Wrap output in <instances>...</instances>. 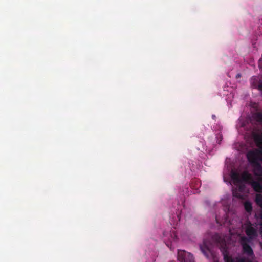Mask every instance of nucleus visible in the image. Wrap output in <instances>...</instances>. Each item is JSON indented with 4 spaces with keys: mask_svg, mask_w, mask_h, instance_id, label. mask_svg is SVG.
Wrapping results in <instances>:
<instances>
[{
    "mask_svg": "<svg viewBox=\"0 0 262 262\" xmlns=\"http://www.w3.org/2000/svg\"><path fill=\"white\" fill-rule=\"evenodd\" d=\"M242 192L237 190V189L233 190V195L234 197H236L238 199H242L243 195L242 194Z\"/></svg>",
    "mask_w": 262,
    "mask_h": 262,
    "instance_id": "9b49d317",
    "label": "nucleus"
},
{
    "mask_svg": "<svg viewBox=\"0 0 262 262\" xmlns=\"http://www.w3.org/2000/svg\"><path fill=\"white\" fill-rule=\"evenodd\" d=\"M224 260L225 262H234V259L227 254L224 255Z\"/></svg>",
    "mask_w": 262,
    "mask_h": 262,
    "instance_id": "4468645a",
    "label": "nucleus"
},
{
    "mask_svg": "<svg viewBox=\"0 0 262 262\" xmlns=\"http://www.w3.org/2000/svg\"><path fill=\"white\" fill-rule=\"evenodd\" d=\"M253 164L255 165L254 174L259 177L257 181H254L252 176L247 171H244L241 176L238 173L234 172L232 173V178L237 182L243 181L250 184L255 192L262 193V166L258 162Z\"/></svg>",
    "mask_w": 262,
    "mask_h": 262,
    "instance_id": "f257e3e1",
    "label": "nucleus"
},
{
    "mask_svg": "<svg viewBox=\"0 0 262 262\" xmlns=\"http://www.w3.org/2000/svg\"><path fill=\"white\" fill-rule=\"evenodd\" d=\"M166 245H167V246L168 247H169L170 248V249H171V247L169 246V244H167Z\"/></svg>",
    "mask_w": 262,
    "mask_h": 262,
    "instance_id": "aec40b11",
    "label": "nucleus"
},
{
    "mask_svg": "<svg viewBox=\"0 0 262 262\" xmlns=\"http://www.w3.org/2000/svg\"><path fill=\"white\" fill-rule=\"evenodd\" d=\"M260 218H261V219L262 220V212H261V214H260Z\"/></svg>",
    "mask_w": 262,
    "mask_h": 262,
    "instance_id": "412c9836",
    "label": "nucleus"
},
{
    "mask_svg": "<svg viewBox=\"0 0 262 262\" xmlns=\"http://www.w3.org/2000/svg\"><path fill=\"white\" fill-rule=\"evenodd\" d=\"M217 143L221 144V142L223 139L222 135H220L219 136H217Z\"/></svg>",
    "mask_w": 262,
    "mask_h": 262,
    "instance_id": "dca6fc26",
    "label": "nucleus"
},
{
    "mask_svg": "<svg viewBox=\"0 0 262 262\" xmlns=\"http://www.w3.org/2000/svg\"><path fill=\"white\" fill-rule=\"evenodd\" d=\"M252 85L253 88H256L258 90L262 91V81H258L257 84L254 81L252 82Z\"/></svg>",
    "mask_w": 262,
    "mask_h": 262,
    "instance_id": "9d476101",
    "label": "nucleus"
},
{
    "mask_svg": "<svg viewBox=\"0 0 262 262\" xmlns=\"http://www.w3.org/2000/svg\"><path fill=\"white\" fill-rule=\"evenodd\" d=\"M216 222L217 224H220L219 219L216 217Z\"/></svg>",
    "mask_w": 262,
    "mask_h": 262,
    "instance_id": "6ab92c4d",
    "label": "nucleus"
},
{
    "mask_svg": "<svg viewBox=\"0 0 262 262\" xmlns=\"http://www.w3.org/2000/svg\"><path fill=\"white\" fill-rule=\"evenodd\" d=\"M244 188H245L244 185L241 184L238 186V188L237 190L242 192L244 191Z\"/></svg>",
    "mask_w": 262,
    "mask_h": 262,
    "instance_id": "2eb2a0df",
    "label": "nucleus"
},
{
    "mask_svg": "<svg viewBox=\"0 0 262 262\" xmlns=\"http://www.w3.org/2000/svg\"><path fill=\"white\" fill-rule=\"evenodd\" d=\"M245 233L249 238V239H252L257 235L256 229L252 226L250 222H249L246 226Z\"/></svg>",
    "mask_w": 262,
    "mask_h": 262,
    "instance_id": "20e7f679",
    "label": "nucleus"
},
{
    "mask_svg": "<svg viewBox=\"0 0 262 262\" xmlns=\"http://www.w3.org/2000/svg\"><path fill=\"white\" fill-rule=\"evenodd\" d=\"M200 248L202 252L207 258L211 256V251L205 241L203 242V245H200Z\"/></svg>",
    "mask_w": 262,
    "mask_h": 262,
    "instance_id": "423d86ee",
    "label": "nucleus"
},
{
    "mask_svg": "<svg viewBox=\"0 0 262 262\" xmlns=\"http://www.w3.org/2000/svg\"><path fill=\"white\" fill-rule=\"evenodd\" d=\"M260 154V151H249L247 154V157L248 161L252 163L258 162V157Z\"/></svg>",
    "mask_w": 262,
    "mask_h": 262,
    "instance_id": "39448f33",
    "label": "nucleus"
},
{
    "mask_svg": "<svg viewBox=\"0 0 262 262\" xmlns=\"http://www.w3.org/2000/svg\"><path fill=\"white\" fill-rule=\"evenodd\" d=\"M214 238L217 243L224 245L225 241L219 234L215 235Z\"/></svg>",
    "mask_w": 262,
    "mask_h": 262,
    "instance_id": "ddd939ff",
    "label": "nucleus"
},
{
    "mask_svg": "<svg viewBox=\"0 0 262 262\" xmlns=\"http://www.w3.org/2000/svg\"><path fill=\"white\" fill-rule=\"evenodd\" d=\"M255 202L256 204L262 208V195L257 194L256 195Z\"/></svg>",
    "mask_w": 262,
    "mask_h": 262,
    "instance_id": "1a4fd4ad",
    "label": "nucleus"
},
{
    "mask_svg": "<svg viewBox=\"0 0 262 262\" xmlns=\"http://www.w3.org/2000/svg\"><path fill=\"white\" fill-rule=\"evenodd\" d=\"M254 140L258 146L262 145V137L259 135L254 137Z\"/></svg>",
    "mask_w": 262,
    "mask_h": 262,
    "instance_id": "f8f14e48",
    "label": "nucleus"
},
{
    "mask_svg": "<svg viewBox=\"0 0 262 262\" xmlns=\"http://www.w3.org/2000/svg\"><path fill=\"white\" fill-rule=\"evenodd\" d=\"M178 260L180 262H194L193 255L184 250H178Z\"/></svg>",
    "mask_w": 262,
    "mask_h": 262,
    "instance_id": "7ed1b4c3",
    "label": "nucleus"
},
{
    "mask_svg": "<svg viewBox=\"0 0 262 262\" xmlns=\"http://www.w3.org/2000/svg\"><path fill=\"white\" fill-rule=\"evenodd\" d=\"M171 238H172V240L174 241L177 239V236L174 233H173V235H171Z\"/></svg>",
    "mask_w": 262,
    "mask_h": 262,
    "instance_id": "f3484780",
    "label": "nucleus"
},
{
    "mask_svg": "<svg viewBox=\"0 0 262 262\" xmlns=\"http://www.w3.org/2000/svg\"><path fill=\"white\" fill-rule=\"evenodd\" d=\"M249 242V239L245 236H242L240 238V244L242 246L243 253L251 256L253 255V251L252 248L248 244Z\"/></svg>",
    "mask_w": 262,
    "mask_h": 262,
    "instance_id": "f03ea898",
    "label": "nucleus"
},
{
    "mask_svg": "<svg viewBox=\"0 0 262 262\" xmlns=\"http://www.w3.org/2000/svg\"><path fill=\"white\" fill-rule=\"evenodd\" d=\"M245 210L248 213H251L252 210L251 203L249 202H245L244 204Z\"/></svg>",
    "mask_w": 262,
    "mask_h": 262,
    "instance_id": "6e6552de",
    "label": "nucleus"
},
{
    "mask_svg": "<svg viewBox=\"0 0 262 262\" xmlns=\"http://www.w3.org/2000/svg\"><path fill=\"white\" fill-rule=\"evenodd\" d=\"M241 74H237L236 75V78H238L241 77Z\"/></svg>",
    "mask_w": 262,
    "mask_h": 262,
    "instance_id": "a211bd4d",
    "label": "nucleus"
},
{
    "mask_svg": "<svg viewBox=\"0 0 262 262\" xmlns=\"http://www.w3.org/2000/svg\"><path fill=\"white\" fill-rule=\"evenodd\" d=\"M253 119L258 123H262V112H257L252 115Z\"/></svg>",
    "mask_w": 262,
    "mask_h": 262,
    "instance_id": "0eeeda50",
    "label": "nucleus"
}]
</instances>
